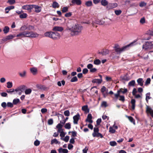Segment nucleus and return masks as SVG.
<instances>
[{
    "mask_svg": "<svg viewBox=\"0 0 153 153\" xmlns=\"http://www.w3.org/2000/svg\"><path fill=\"white\" fill-rule=\"evenodd\" d=\"M153 48V44L152 42H146L145 44L143 46V48L146 50L151 49Z\"/></svg>",
    "mask_w": 153,
    "mask_h": 153,
    "instance_id": "nucleus-3",
    "label": "nucleus"
},
{
    "mask_svg": "<svg viewBox=\"0 0 153 153\" xmlns=\"http://www.w3.org/2000/svg\"><path fill=\"white\" fill-rule=\"evenodd\" d=\"M120 91H118L117 94H114V96L115 98L117 99L119 97H120Z\"/></svg>",
    "mask_w": 153,
    "mask_h": 153,
    "instance_id": "nucleus-56",
    "label": "nucleus"
},
{
    "mask_svg": "<svg viewBox=\"0 0 153 153\" xmlns=\"http://www.w3.org/2000/svg\"><path fill=\"white\" fill-rule=\"evenodd\" d=\"M101 106L104 107H107L108 106V105L107 104V102L105 101H103L101 103Z\"/></svg>",
    "mask_w": 153,
    "mask_h": 153,
    "instance_id": "nucleus-51",
    "label": "nucleus"
},
{
    "mask_svg": "<svg viewBox=\"0 0 153 153\" xmlns=\"http://www.w3.org/2000/svg\"><path fill=\"white\" fill-rule=\"evenodd\" d=\"M53 123V119H49L48 120V124L49 125H51Z\"/></svg>",
    "mask_w": 153,
    "mask_h": 153,
    "instance_id": "nucleus-62",
    "label": "nucleus"
},
{
    "mask_svg": "<svg viewBox=\"0 0 153 153\" xmlns=\"http://www.w3.org/2000/svg\"><path fill=\"white\" fill-rule=\"evenodd\" d=\"M88 149V146H86L82 150L83 153H87Z\"/></svg>",
    "mask_w": 153,
    "mask_h": 153,
    "instance_id": "nucleus-63",
    "label": "nucleus"
},
{
    "mask_svg": "<svg viewBox=\"0 0 153 153\" xmlns=\"http://www.w3.org/2000/svg\"><path fill=\"white\" fill-rule=\"evenodd\" d=\"M92 2L90 1H88L85 3V5L87 7H90L92 6Z\"/></svg>",
    "mask_w": 153,
    "mask_h": 153,
    "instance_id": "nucleus-33",
    "label": "nucleus"
},
{
    "mask_svg": "<svg viewBox=\"0 0 153 153\" xmlns=\"http://www.w3.org/2000/svg\"><path fill=\"white\" fill-rule=\"evenodd\" d=\"M92 135L93 137H100L101 138H102L103 137V136L102 135L99 133L98 132L95 133H93L92 134Z\"/></svg>",
    "mask_w": 153,
    "mask_h": 153,
    "instance_id": "nucleus-19",
    "label": "nucleus"
},
{
    "mask_svg": "<svg viewBox=\"0 0 153 153\" xmlns=\"http://www.w3.org/2000/svg\"><path fill=\"white\" fill-rule=\"evenodd\" d=\"M61 139L63 140L65 142H67L68 141L69 139V137L68 136H66L64 138H61Z\"/></svg>",
    "mask_w": 153,
    "mask_h": 153,
    "instance_id": "nucleus-48",
    "label": "nucleus"
},
{
    "mask_svg": "<svg viewBox=\"0 0 153 153\" xmlns=\"http://www.w3.org/2000/svg\"><path fill=\"white\" fill-rule=\"evenodd\" d=\"M102 81V79H95L92 81V82L94 83H97L98 84L101 83Z\"/></svg>",
    "mask_w": 153,
    "mask_h": 153,
    "instance_id": "nucleus-17",
    "label": "nucleus"
},
{
    "mask_svg": "<svg viewBox=\"0 0 153 153\" xmlns=\"http://www.w3.org/2000/svg\"><path fill=\"white\" fill-rule=\"evenodd\" d=\"M131 103L132 105L131 108L133 110L134 109L135 107V103L136 101L134 99H132L131 100Z\"/></svg>",
    "mask_w": 153,
    "mask_h": 153,
    "instance_id": "nucleus-23",
    "label": "nucleus"
},
{
    "mask_svg": "<svg viewBox=\"0 0 153 153\" xmlns=\"http://www.w3.org/2000/svg\"><path fill=\"white\" fill-rule=\"evenodd\" d=\"M134 42H133L130 44L121 48H120L118 45H115L114 48L115 51L117 53H120L122 52L127 50L129 47L133 46Z\"/></svg>",
    "mask_w": 153,
    "mask_h": 153,
    "instance_id": "nucleus-2",
    "label": "nucleus"
},
{
    "mask_svg": "<svg viewBox=\"0 0 153 153\" xmlns=\"http://www.w3.org/2000/svg\"><path fill=\"white\" fill-rule=\"evenodd\" d=\"M94 63L96 65H99L101 63V61L99 59H96L94 61Z\"/></svg>",
    "mask_w": 153,
    "mask_h": 153,
    "instance_id": "nucleus-40",
    "label": "nucleus"
},
{
    "mask_svg": "<svg viewBox=\"0 0 153 153\" xmlns=\"http://www.w3.org/2000/svg\"><path fill=\"white\" fill-rule=\"evenodd\" d=\"M60 143V142L58 141L56 139H54L52 140L51 142V144H53V143H55L56 144H59Z\"/></svg>",
    "mask_w": 153,
    "mask_h": 153,
    "instance_id": "nucleus-29",
    "label": "nucleus"
},
{
    "mask_svg": "<svg viewBox=\"0 0 153 153\" xmlns=\"http://www.w3.org/2000/svg\"><path fill=\"white\" fill-rule=\"evenodd\" d=\"M57 115L59 120H60V118H61V120H63L64 119L65 117L63 115L59 114H58Z\"/></svg>",
    "mask_w": 153,
    "mask_h": 153,
    "instance_id": "nucleus-44",
    "label": "nucleus"
},
{
    "mask_svg": "<svg viewBox=\"0 0 153 153\" xmlns=\"http://www.w3.org/2000/svg\"><path fill=\"white\" fill-rule=\"evenodd\" d=\"M151 81V79L150 78H148L145 84V85H148L150 83Z\"/></svg>",
    "mask_w": 153,
    "mask_h": 153,
    "instance_id": "nucleus-46",
    "label": "nucleus"
},
{
    "mask_svg": "<svg viewBox=\"0 0 153 153\" xmlns=\"http://www.w3.org/2000/svg\"><path fill=\"white\" fill-rule=\"evenodd\" d=\"M15 91H16L17 94H18L19 95H21L22 93V92L19 90L17 88L16 89H15Z\"/></svg>",
    "mask_w": 153,
    "mask_h": 153,
    "instance_id": "nucleus-55",
    "label": "nucleus"
},
{
    "mask_svg": "<svg viewBox=\"0 0 153 153\" xmlns=\"http://www.w3.org/2000/svg\"><path fill=\"white\" fill-rule=\"evenodd\" d=\"M32 92V90L30 88L26 89L25 91V94L26 95L30 94Z\"/></svg>",
    "mask_w": 153,
    "mask_h": 153,
    "instance_id": "nucleus-35",
    "label": "nucleus"
},
{
    "mask_svg": "<svg viewBox=\"0 0 153 153\" xmlns=\"http://www.w3.org/2000/svg\"><path fill=\"white\" fill-rule=\"evenodd\" d=\"M22 9L23 10H27L29 12H31L33 9L32 5L26 4L23 6Z\"/></svg>",
    "mask_w": 153,
    "mask_h": 153,
    "instance_id": "nucleus-4",
    "label": "nucleus"
},
{
    "mask_svg": "<svg viewBox=\"0 0 153 153\" xmlns=\"http://www.w3.org/2000/svg\"><path fill=\"white\" fill-rule=\"evenodd\" d=\"M7 87L8 88H10L13 86V84L12 82H7Z\"/></svg>",
    "mask_w": 153,
    "mask_h": 153,
    "instance_id": "nucleus-38",
    "label": "nucleus"
},
{
    "mask_svg": "<svg viewBox=\"0 0 153 153\" xmlns=\"http://www.w3.org/2000/svg\"><path fill=\"white\" fill-rule=\"evenodd\" d=\"M30 71L31 72L33 75H35L36 74L37 72V69L36 68H30Z\"/></svg>",
    "mask_w": 153,
    "mask_h": 153,
    "instance_id": "nucleus-22",
    "label": "nucleus"
},
{
    "mask_svg": "<svg viewBox=\"0 0 153 153\" xmlns=\"http://www.w3.org/2000/svg\"><path fill=\"white\" fill-rule=\"evenodd\" d=\"M14 8V6H10L6 7L5 8V13H8L9 10L11 9H13Z\"/></svg>",
    "mask_w": 153,
    "mask_h": 153,
    "instance_id": "nucleus-18",
    "label": "nucleus"
},
{
    "mask_svg": "<svg viewBox=\"0 0 153 153\" xmlns=\"http://www.w3.org/2000/svg\"><path fill=\"white\" fill-rule=\"evenodd\" d=\"M7 106L8 107L12 108L13 106V104L10 102H8L7 104Z\"/></svg>",
    "mask_w": 153,
    "mask_h": 153,
    "instance_id": "nucleus-64",
    "label": "nucleus"
},
{
    "mask_svg": "<svg viewBox=\"0 0 153 153\" xmlns=\"http://www.w3.org/2000/svg\"><path fill=\"white\" fill-rule=\"evenodd\" d=\"M101 91L102 93H103L104 92H108V90L106 89L105 87L104 86H103L101 88Z\"/></svg>",
    "mask_w": 153,
    "mask_h": 153,
    "instance_id": "nucleus-39",
    "label": "nucleus"
},
{
    "mask_svg": "<svg viewBox=\"0 0 153 153\" xmlns=\"http://www.w3.org/2000/svg\"><path fill=\"white\" fill-rule=\"evenodd\" d=\"M27 15L26 13H23L22 14H20L19 16L20 18L22 19L25 18L27 17Z\"/></svg>",
    "mask_w": 153,
    "mask_h": 153,
    "instance_id": "nucleus-37",
    "label": "nucleus"
},
{
    "mask_svg": "<svg viewBox=\"0 0 153 153\" xmlns=\"http://www.w3.org/2000/svg\"><path fill=\"white\" fill-rule=\"evenodd\" d=\"M138 84L140 86H143V85L144 81L142 78H140L137 80Z\"/></svg>",
    "mask_w": 153,
    "mask_h": 153,
    "instance_id": "nucleus-15",
    "label": "nucleus"
},
{
    "mask_svg": "<svg viewBox=\"0 0 153 153\" xmlns=\"http://www.w3.org/2000/svg\"><path fill=\"white\" fill-rule=\"evenodd\" d=\"M82 110L85 112H88L89 110L88 108L87 105H85L82 107Z\"/></svg>",
    "mask_w": 153,
    "mask_h": 153,
    "instance_id": "nucleus-25",
    "label": "nucleus"
},
{
    "mask_svg": "<svg viewBox=\"0 0 153 153\" xmlns=\"http://www.w3.org/2000/svg\"><path fill=\"white\" fill-rule=\"evenodd\" d=\"M109 53V51L107 49L104 50L102 52V54L103 55H106Z\"/></svg>",
    "mask_w": 153,
    "mask_h": 153,
    "instance_id": "nucleus-32",
    "label": "nucleus"
},
{
    "mask_svg": "<svg viewBox=\"0 0 153 153\" xmlns=\"http://www.w3.org/2000/svg\"><path fill=\"white\" fill-rule=\"evenodd\" d=\"M25 88L26 86H25L22 85L18 87L17 88L20 91H21L22 92L23 91L25 90Z\"/></svg>",
    "mask_w": 153,
    "mask_h": 153,
    "instance_id": "nucleus-30",
    "label": "nucleus"
},
{
    "mask_svg": "<svg viewBox=\"0 0 153 153\" xmlns=\"http://www.w3.org/2000/svg\"><path fill=\"white\" fill-rule=\"evenodd\" d=\"M26 31L20 33L16 35V37H21L22 38L26 37Z\"/></svg>",
    "mask_w": 153,
    "mask_h": 153,
    "instance_id": "nucleus-20",
    "label": "nucleus"
},
{
    "mask_svg": "<svg viewBox=\"0 0 153 153\" xmlns=\"http://www.w3.org/2000/svg\"><path fill=\"white\" fill-rule=\"evenodd\" d=\"M60 37V34L58 32H52L51 38L54 39H59Z\"/></svg>",
    "mask_w": 153,
    "mask_h": 153,
    "instance_id": "nucleus-7",
    "label": "nucleus"
},
{
    "mask_svg": "<svg viewBox=\"0 0 153 153\" xmlns=\"http://www.w3.org/2000/svg\"><path fill=\"white\" fill-rule=\"evenodd\" d=\"M82 27L78 24H75L71 27H68L67 30H69L71 35H78L81 33Z\"/></svg>",
    "mask_w": 153,
    "mask_h": 153,
    "instance_id": "nucleus-1",
    "label": "nucleus"
},
{
    "mask_svg": "<svg viewBox=\"0 0 153 153\" xmlns=\"http://www.w3.org/2000/svg\"><path fill=\"white\" fill-rule=\"evenodd\" d=\"M101 3L102 5L104 6L108 4V2L106 0H101Z\"/></svg>",
    "mask_w": 153,
    "mask_h": 153,
    "instance_id": "nucleus-26",
    "label": "nucleus"
},
{
    "mask_svg": "<svg viewBox=\"0 0 153 153\" xmlns=\"http://www.w3.org/2000/svg\"><path fill=\"white\" fill-rule=\"evenodd\" d=\"M116 131L112 127H110L109 128V132L111 133H114Z\"/></svg>",
    "mask_w": 153,
    "mask_h": 153,
    "instance_id": "nucleus-42",
    "label": "nucleus"
},
{
    "mask_svg": "<svg viewBox=\"0 0 153 153\" xmlns=\"http://www.w3.org/2000/svg\"><path fill=\"white\" fill-rule=\"evenodd\" d=\"M63 125L62 124L60 123H59L56 126V128H62Z\"/></svg>",
    "mask_w": 153,
    "mask_h": 153,
    "instance_id": "nucleus-61",
    "label": "nucleus"
},
{
    "mask_svg": "<svg viewBox=\"0 0 153 153\" xmlns=\"http://www.w3.org/2000/svg\"><path fill=\"white\" fill-rule=\"evenodd\" d=\"M64 114L65 116H69L70 115V112L68 110H66L64 111Z\"/></svg>",
    "mask_w": 153,
    "mask_h": 153,
    "instance_id": "nucleus-59",
    "label": "nucleus"
},
{
    "mask_svg": "<svg viewBox=\"0 0 153 153\" xmlns=\"http://www.w3.org/2000/svg\"><path fill=\"white\" fill-rule=\"evenodd\" d=\"M118 91H120V93L121 92L123 94H124L127 91V89L126 88H125L124 89L121 88Z\"/></svg>",
    "mask_w": 153,
    "mask_h": 153,
    "instance_id": "nucleus-50",
    "label": "nucleus"
},
{
    "mask_svg": "<svg viewBox=\"0 0 153 153\" xmlns=\"http://www.w3.org/2000/svg\"><path fill=\"white\" fill-rule=\"evenodd\" d=\"M68 117H67L65 119H64L63 120H60V122L63 125H64L65 123L66 122V121L68 120Z\"/></svg>",
    "mask_w": 153,
    "mask_h": 153,
    "instance_id": "nucleus-57",
    "label": "nucleus"
},
{
    "mask_svg": "<svg viewBox=\"0 0 153 153\" xmlns=\"http://www.w3.org/2000/svg\"><path fill=\"white\" fill-rule=\"evenodd\" d=\"M126 117H127L129 121L131 123H133L134 124H135V122L134 119L133 117L131 116H126Z\"/></svg>",
    "mask_w": 153,
    "mask_h": 153,
    "instance_id": "nucleus-31",
    "label": "nucleus"
},
{
    "mask_svg": "<svg viewBox=\"0 0 153 153\" xmlns=\"http://www.w3.org/2000/svg\"><path fill=\"white\" fill-rule=\"evenodd\" d=\"M58 151L59 153H68V152L67 149H63L61 147L58 149Z\"/></svg>",
    "mask_w": 153,
    "mask_h": 153,
    "instance_id": "nucleus-14",
    "label": "nucleus"
},
{
    "mask_svg": "<svg viewBox=\"0 0 153 153\" xmlns=\"http://www.w3.org/2000/svg\"><path fill=\"white\" fill-rule=\"evenodd\" d=\"M150 93H148L146 94V100L147 102L148 101V100L151 98V97H150Z\"/></svg>",
    "mask_w": 153,
    "mask_h": 153,
    "instance_id": "nucleus-43",
    "label": "nucleus"
},
{
    "mask_svg": "<svg viewBox=\"0 0 153 153\" xmlns=\"http://www.w3.org/2000/svg\"><path fill=\"white\" fill-rule=\"evenodd\" d=\"M26 72L25 71H24L20 73L19 74L22 77H24L26 76Z\"/></svg>",
    "mask_w": 153,
    "mask_h": 153,
    "instance_id": "nucleus-34",
    "label": "nucleus"
},
{
    "mask_svg": "<svg viewBox=\"0 0 153 153\" xmlns=\"http://www.w3.org/2000/svg\"><path fill=\"white\" fill-rule=\"evenodd\" d=\"M20 101V100L19 99H14L13 100V104L14 105H16L19 103Z\"/></svg>",
    "mask_w": 153,
    "mask_h": 153,
    "instance_id": "nucleus-45",
    "label": "nucleus"
},
{
    "mask_svg": "<svg viewBox=\"0 0 153 153\" xmlns=\"http://www.w3.org/2000/svg\"><path fill=\"white\" fill-rule=\"evenodd\" d=\"M9 31V28L7 26H5L4 29L3 31L4 33L6 34L8 33Z\"/></svg>",
    "mask_w": 153,
    "mask_h": 153,
    "instance_id": "nucleus-27",
    "label": "nucleus"
},
{
    "mask_svg": "<svg viewBox=\"0 0 153 153\" xmlns=\"http://www.w3.org/2000/svg\"><path fill=\"white\" fill-rule=\"evenodd\" d=\"M118 6L117 4L116 3H114L110 4L108 5V7L109 9H113L116 7Z\"/></svg>",
    "mask_w": 153,
    "mask_h": 153,
    "instance_id": "nucleus-13",
    "label": "nucleus"
},
{
    "mask_svg": "<svg viewBox=\"0 0 153 153\" xmlns=\"http://www.w3.org/2000/svg\"><path fill=\"white\" fill-rule=\"evenodd\" d=\"M92 119V116L91 114H89L88 115L87 118L86 120V121L90 123H92L93 122Z\"/></svg>",
    "mask_w": 153,
    "mask_h": 153,
    "instance_id": "nucleus-11",
    "label": "nucleus"
},
{
    "mask_svg": "<svg viewBox=\"0 0 153 153\" xmlns=\"http://www.w3.org/2000/svg\"><path fill=\"white\" fill-rule=\"evenodd\" d=\"M71 2L74 4H76L78 5H80L82 4L81 0H72Z\"/></svg>",
    "mask_w": 153,
    "mask_h": 153,
    "instance_id": "nucleus-12",
    "label": "nucleus"
},
{
    "mask_svg": "<svg viewBox=\"0 0 153 153\" xmlns=\"http://www.w3.org/2000/svg\"><path fill=\"white\" fill-rule=\"evenodd\" d=\"M33 8L34 9V11L36 13H38L40 12L42 10V7H41L36 5H32Z\"/></svg>",
    "mask_w": 153,
    "mask_h": 153,
    "instance_id": "nucleus-6",
    "label": "nucleus"
},
{
    "mask_svg": "<svg viewBox=\"0 0 153 153\" xmlns=\"http://www.w3.org/2000/svg\"><path fill=\"white\" fill-rule=\"evenodd\" d=\"M65 127L66 129H69L71 128V123H66L65 126Z\"/></svg>",
    "mask_w": 153,
    "mask_h": 153,
    "instance_id": "nucleus-36",
    "label": "nucleus"
},
{
    "mask_svg": "<svg viewBox=\"0 0 153 153\" xmlns=\"http://www.w3.org/2000/svg\"><path fill=\"white\" fill-rule=\"evenodd\" d=\"M114 13L117 15L118 16L121 13L122 11L120 10H115L114 11Z\"/></svg>",
    "mask_w": 153,
    "mask_h": 153,
    "instance_id": "nucleus-49",
    "label": "nucleus"
},
{
    "mask_svg": "<svg viewBox=\"0 0 153 153\" xmlns=\"http://www.w3.org/2000/svg\"><path fill=\"white\" fill-rule=\"evenodd\" d=\"M39 34L36 33L31 32V34L30 38H33L37 37L38 36Z\"/></svg>",
    "mask_w": 153,
    "mask_h": 153,
    "instance_id": "nucleus-24",
    "label": "nucleus"
},
{
    "mask_svg": "<svg viewBox=\"0 0 153 153\" xmlns=\"http://www.w3.org/2000/svg\"><path fill=\"white\" fill-rule=\"evenodd\" d=\"M146 111L148 115H150L153 118V110L150 107L147 106Z\"/></svg>",
    "mask_w": 153,
    "mask_h": 153,
    "instance_id": "nucleus-5",
    "label": "nucleus"
},
{
    "mask_svg": "<svg viewBox=\"0 0 153 153\" xmlns=\"http://www.w3.org/2000/svg\"><path fill=\"white\" fill-rule=\"evenodd\" d=\"M14 37L15 36H13V35H9L7 36L5 38H4L3 40L4 41H6L8 40H9L13 39Z\"/></svg>",
    "mask_w": 153,
    "mask_h": 153,
    "instance_id": "nucleus-16",
    "label": "nucleus"
},
{
    "mask_svg": "<svg viewBox=\"0 0 153 153\" xmlns=\"http://www.w3.org/2000/svg\"><path fill=\"white\" fill-rule=\"evenodd\" d=\"M68 10V7H64L62 9V13H65Z\"/></svg>",
    "mask_w": 153,
    "mask_h": 153,
    "instance_id": "nucleus-47",
    "label": "nucleus"
},
{
    "mask_svg": "<svg viewBox=\"0 0 153 153\" xmlns=\"http://www.w3.org/2000/svg\"><path fill=\"white\" fill-rule=\"evenodd\" d=\"M31 34V32L26 31V37H30Z\"/></svg>",
    "mask_w": 153,
    "mask_h": 153,
    "instance_id": "nucleus-58",
    "label": "nucleus"
},
{
    "mask_svg": "<svg viewBox=\"0 0 153 153\" xmlns=\"http://www.w3.org/2000/svg\"><path fill=\"white\" fill-rule=\"evenodd\" d=\"M135 84V81L132 80L129 82L128 85L129 86H134Z\"/></svg>",
    "mask_w": 153,
    "mask_h": 153,
    "instance_id": "nucleus-41",
    "label": "nucleus"
},
{
    "mask_svg": "<svg viewBox=\"0 0 153 153\" xmlns=\"http://www.w3.org/2000/svg\"><path fill=\"white\" fill-rule=\"evenodd\" d=\"M146 5V3L144 1L141 2L139 4V6L140 7H143L145 6Z\"/></svg>",
    "mask_w": 153,
    "mask_h": 153,
    "instance_id": "nucleus-53",
    "label": "nucleus"
},
{
    "mask_svg": "<svg viewBox=\"0 0 153 153\" xmlns=\"http://www.w3.org/2000/svg\"><path fill=\"white\" fill-rule=\"evenodd\" d=\"M36 87L38 89L41 90L45 91L48 89L45 86L40 84H37L36 85Z\"/></svg>",
    "mask_w": 153,
    "mask_h": 153,
    "instance_id": "nucleus-8",
    "label": "nucleus"
},
{
    "mask_svg": "<svg viewBox=\"0 0 153 153\" xmlns=\"http://www.w3.org/2000/svg\"><path fill=\"white\" fill-rule=\"evenodd\" d=\"M59 5L58 3L56 1L53 2L52 4V7L53 8H56L59 7Z\"/></svg>",
    "mask_w": 153,
    "mask_h": 153,
    "instance_id": "nucleus-28",
    "label": "nucleus"
},
{
    "mask_svg": "<svg viewBox=\"0 0 153 153\" xmlns=\"http://www.w3.org/2000/svg\"><path fill=\"white\" fill-rule=\"evenodd\" d=\"M79 114H77L73 117L74 123L75 124H77L79 119Z\"/></svg>",
    "mask_w": 153,
    "mask_h": 153,
    "instance_id": "nucleus-10",
    "label": "nucleus"
},
{
    "mask_svg": "<svg viewBox=\"0 0 153 153\" xmlns=\"http://www.w3.org/2000/svg\"><path fill=\"white\" fill-rule=\"evenodd\" d=\"M77 78L76 76H74L72 78L71 80V82H75L77 81Z\"/></svg>",
    "mask_w": 153,
    "mask_h": 153,
    "instance_id": "nucleus-54",
    "label": "nucleus"
},
{
    "mask_svg": "<svg viewBox=\"0 0 153 153\" xmlns=\"http://www.w3.org/2000/svg\"><path fill=\"white\" fill-rule=\"evenodd\" d=\"M110 145L112 146H116L117 145L116 142L115 141H110L109 143Z\"/></svg>",
    "mask_w": 153,
    "mask_h": 153,
    "instance_id": "nucleus-52",
    "label": "nucleus"
},
{
    "mask_svg": "<svg viewBox=\"0 0 153 153\" xmlns=\"http://www.w3.org/2000/svg\"><path fill=\"white\" fill-rule=\"evenodd\" d=\"M52 32H47L44 34L45 36L51 38Z\"/></svg>",
    "mask_w": 153,
    "mask_h": 153,
    "instance_id": "nucleus-21",
    "label": "nucleus"
},
{
    "mask_svg": "<svg viewBox=\"0 0 153 153\" xmlns=\"http://www.w3.org/2000/svg\"><path fill=\"white\" fill-rule=\"evenodd\" d=\"M53 30L56 31H62L63 30V28L60 26H55L53 27Z\"/></svg>",
    "mask_w": 153,
    "mask_h": 153,
    "instance_id": "nucleus-9",
    "label": "nucleus"
},
{
    "mask_svg": "<svg viewBox=\"0 0 153 153\" xmlns=\"http://www.w3.org/2000/svg\"><path fill=\"white\" fill-rule=\"evenodd\" d=\"M7 2L9 3L10 4H13L15 2V0H8Z\"/></svg>",
    "mask_w": 153,
    "mask_h": 153,
    "instance_id": "nucleus-60",
    "label": "nucleus"
}]
</instances>
